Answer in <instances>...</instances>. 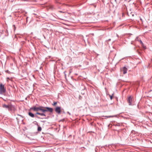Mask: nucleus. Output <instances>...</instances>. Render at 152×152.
<instances>
[{
  "instance_id": "3",
  "label": "nucleus",
  "mask_w": 152,
  "mask_h": 152,
  "mask_svg": "<svg viewBox=\"0 0 152 152\" xmlns=\"http://www.w3.org/2000/svg\"><path fill=\"white\" fill-rule=\"evenodd\" d=\"M9 110L13 111H14L16 110V108L12 104L9 105V107L8 109Z\"/></svg>"
},
{
  "instance_id": "8",
  "label": "nucleus",
  "mask_w": 152,
  "mask_h": 152,
  "mask_svg": "<svg viewBox=\"0 0 152 152\" xmlns=\"http://www.w3.org/2000/svg\"><path fill=\"white\" fill-rule=\"evenodd\" d=\"M2 107L4 108H6L9 109V105H7L5 104H3L2 105Z\"/></svg>"
},
{
  "instance_id": "16",
  "label": "nucleus",
  "mask_w": 152,
  "mask_h": 152,
  "mask_svg": "<svg viewBox=\"0 0 152 152\" xmlns=\"http://www.w3.org/2000/svg\"><path fill=\"white\" fill-rule=\"evenodd\" d=\"M108 117H110V116H108Z\"/></svg>"
},
{
  "instance_id": "13",
  "label": "nucleus",
  "mask_w": 152,
  "mask_h": 152,
  "mask_svg": "<svg viewBox=\"0 0 152 152\" xmlns=\"http://www.w3.org/2000/svg\"><path fill=\"white\" fill-rule=\"evenodd\" d=\"M7 79H9V80H10V79H9V77H7Z\"/></svg>"
},
{
  "instance_id": "10",
  "label": "nucleus",
  "mask_w": 152,
  "mask_h": 152,
  "mask_svg": "<svg viewBox=\"0 0 152 152\" xmlns=\"http://www.w3.org/2000/svg\"><path fill=\"white\" fill-rule=\"evenodd\" d=\"M38 131H41L42 130V128L40 127H38Z\"/></svg>"
},
{
  "instance_id": "6",
  "label": "nucleus",
  "mask_w": 152,
  "mask_h": 152,
  "mask_svg": "<svg viewBox=\"0 0 152 152\" xmlns=\"http://www.w3.org/2000/svg\"><path fill=\"white\" fill-rule=\"evenodd\" d=\"M56 112L58 114L61 113V107H57L55 109Z\"/></svg>"
},
{
  "instance_id": "12",
  "label": "nucleus",
  "mask_w": 152,
  "mask_h": 152,
  "mask_svg": "<svg viewBox=\"0 0 152 152\" xmlns=\"http://www.w3.org/2000/svg\"><path fill=\"white\" fill-rule=\"evenodd\" d=\"M110 99L111 100H112L113 99V96H111V95H110Z\"/></svg>"
},
{
  "instance_id": "7",
  "label": "nucleus",
  "mask_w": 152,
  "mask_h": 152,
  "mask_svg": "<svg viewBox=\"0 0 152 152\" xmlns=\"http://www.w3.org/2000/svg\"><path fill=\"white\" fill-rule=\"evenodd\" d=\"M37 114L39 115L42 116H45V115L43 113H40L39 112H37L36 113Z\"/></svg>"
},
{
  "instance_id": "9",
  "label": "nucleus",
  "mask_w": 152,
  "mask_h": 152,
  "mask_svg": "<svg viewBox=\"0 0 152 152\" xmlns=\"http://www.w3.org/2000/svg\"><path fill=\"white\" fill-rule=\"evenodd\" d=\"M29 115L31 117H34V114L31 112H29L28 113Z\"/></svg>"
},
{
  "instance_id": "14",
  "label": "nucleus",
  "mask_w": 152,
  "mask_h": 152,
  "mask_svg": "<svg viewBox=\"0 0 152 152\" xmlns=\"http://www.w3.org/2000/svg\"><path fill=\"white\" fill-rule=\"evenodd\" d=\"M110 39H109L108 40V41H110Z\"/></svg>"
},
{
  "instance_id": "1",
  "label": "nucleus",
  "mask_w": 152,
  "mask_h": 152,
  "mask_svg": "<svg viewBox=\"0 0 152 152\" xmlns=\"http://www.w3.org/2000/svg\"><path fill=\"white\" fill-rule=\"evenodd\" d=\"M31 109L35 111H40L43 113L47 112L52 113L53 111V109L52 108L48 107H45L43 106H39L38 107L34 106L32 107Z\"/></svg>"
},
{
  "instance_id": "4",
  "label": "nucleus",
  "mask_w": 152,
  "mask_h": 152,
  "mask_svg": "<svg viewBox=\"0 0 152 152\" xmlns=\"http://www.w3.org/2000/svg\"><path fill=\"white\" fill-rule=\"evenodd\" d=\"M132 97L131 96H129L128 98L127 101L129 104V105H132Z\"/></svg>"
},
{
  "instance_id": "5",
  "label": "nucleus",
  "mask_w": 152,
  "mask_h": 152,
  "mask_svg": "<svg viewBox=\"0 0 152 152\" xmlns=\"http://www.w3.org/2000/svg\"><path fill=\"white\" fill-rule=\"evenodd\" d=\"M127 70V68L125 67H123L122 69H121V71L122 72H123V73L124 74L126 73Z\"/></svg>"
},
{
  "instance_id": "2",
  "label": "nucleus",
  "mask_w": 152,
  "mask_h": 152,
  "mask_svg": "<svg viewBox=\"0 0 152 152\" xmlns=\"http://www.w3.org/2000/svg\"><path fill=\"white\" fill-rule=\"evenodd\" d=\"M6 91V88L4 85L2 83H0V94H2Z\"/></svg>"
},
{
  "instance_id": "15",
  "label": "nucleus",
  "mask_w": 152,
  "mask_h": 152,
  "mask_svg": "<svg viewBox=\"0 0 152 152\" xmlns=\"http://www.w3.org/2000/svg\"><path fill=\"white\" fill-rule=\"evenodd\" d=\"M141 43H142V41H141Z\"/></svg>"
},
{
  "instance_id": "11",
  "label": "nucleus",
  "mask_w": 152,
  "mask_h": 152,
  "mask_svg": "<svg viewBox=\"0 0 152 152\" xmlns=\"http://www.w3.org/2000/svg\"><path fill=\"white\" fill-rule=\"evenodd\" d=\"M57 104V102H54L53 103V106H55L56 104Z\"/></svg>"
}]
</instances>
